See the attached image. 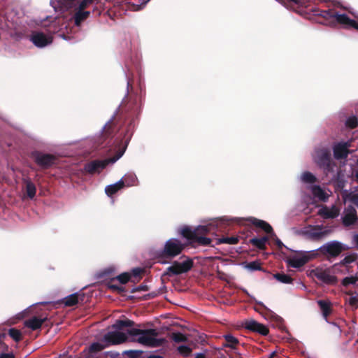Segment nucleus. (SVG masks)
I'll return each mask as SVG.
<instances>
[{"instance_id":"nucleus-55","label":"nucleus","mask_w":358,"mask_h":358,"mask_svg":"<svg viewBox=\"0 0 358 358\" xmlns=\"http://www.w3.org/2000/svg\"><path fill=\"white\" fill-rule=\"evenodd\" d=\"M289 3H294L296 4H299L301 3L302 0H287Z\"/></svg>"},{"instance_id":"nucleus-25","label":"nucleus","mask_w":358,"mask_h":358,"mask_svg":"<svg viewBox=\"0 0 358 358\" xmlns=\"http://www.w3.org/2000/svg\"><path fill=\"white\" fill-rule=\"evenodd\" d=\"M224 342L222 347L230 348L231 350H236L239 344L238 340L231 334H227L224 336Z\"/></svg>"},{"instance_id":"nucleus-8","label":"nucleus","mask_w":358,"mask_h":358,"mask_svg":"<svg viewBox=\"0 0 358 358\" xmlns=\"http://www.w3.org/2000/svg\"><path fill=\"white\" fill-rule=\"evenodd\" d=\"M185 245L177 238H170L166 241L164 248L159 252V257L172 259L179 255Z\"/></svg>"},{"instance_id":"nucleus-56","label":"nucleus","mask_w":358,"mask_h":358,"mask_svg":"<svg viewBox=\"0 0 358 358\" xmlns=\"http://www.w3.org/2000/svg\"><path fill=\"white\" fill-rule=\"evenodd\" d=\"M353 240L355 242L356 245L358 246V234L355 235Z\"/></svg>"},{"instance_id":"nucleus-23","label":"nucleus","mask_w":358,"mask_h":358,"mask_svg":"<svg viewBox=\"0 0 358 358\" xmlns=\"http://www.w3.org/2000/svg\"><path fill=\"white\" fill-rule=\"evenodd\" d=\"M45 318L41 319L38 317H33L24 321V326L33 331L39 329L45 321Z\"/></svg>"},{"instance_id":"nucleus-28","label":"nucleus","mask_w":358,"mask_h":358,"mask_svg":"<svg viewBox=\"0 0 358 358\" xmlns=\"http://www.w3.org/2000/svg\"><path fill=\"white\" fill-rule=\"evenodd\" d=\"M317 304L324 317H327L331 313V303L328 300H319Z\"/></svg>"},{"instance_id":"nucleus-29","label":"nucleus","mask_w":358,"mask_h":358,"mask_svg":"<svg viewBox=\"0 0 358 358\" xmlns=\"http://www.w3.org/2000/svg\"><path fill=\"white\" fill-rule=\"evenodd\" d=\"M23 181L26 185V192L28 197L30 199H33L36 193V188L35 185L29 178H24Z\"/></svg>"},{"instance_id":"nucleus-11","label":"nucleus","mask_w":358,"mask_h":358,"mask_svg":"<svg viewBox=\"0 0 358 358\" xmlns=\"http://www.w3.org/2000/svg\"><path fill=\"white\" fill-rule=\"evenodd\" d=\"M194 266L193 260L187 258L182 262L175 261L171 266L166 268V274L169 275H178L188 272Z\"/></svg>"},{"instance_id":"nucleus-4","label":"nucleus","mask_w":358,"mask_h":358,"mask_svg":"<svg viewBox=\"0 0 358 358\" xmlns=\"http://www.w3.org/2000/svg\"><path fill=\"white\" fill-rule=\"evenodd\" d=\"M135 325V322L129 319L117 320L112 325V328L115 329V331H109L103 336V341L108 345H119L126 342L128 337L126 334L120 332V330L125 327H131Z\"/></svg>"},{"instance_id":"nucleus-20","label":"nucleus","mask_w":358,"mask_h":358,"mask_svg":"<svg viewBox=\"0 0 358 358\" xmlns=\"http://www.w3.org/2000/svg\"><path fill=\"white\" fill-rule=\"evenodd\" d=\"M52 3L63 11L70 10L79 4L78 0H54Z\"/></svg>"},{"instance_id":"nucleus-5","label":"nucleus","mask_w":358,"mask_h":358,"mask_svg":"<svg viewBox=\"0 0 358 358\" xmlns=\"http://www.w3.org/2000/svg\"><path fill=\"white\" fill-rule=\"evenodd\" d=\"M140 112V108L136 99L131 100V98L124 99L119 108V113L125 121L129 120V129L131 127L134 120L137 118Z\"/></svg>"},{"instance_id":"nucleus-2","label":"nucleus","mask_w":358,"mask_h":358,"mask_svg":"<svg viewBox=\"0 0 358 358\" xmlns=\"http://www.w3.org/2000/svg\"><path fill=\"white\" fill-rule=\"evenodd\" d=\"M214 229L213 225H199L194 229L185 227L181 229L182 236L191 243H196L202 246L210 245L212 240L206 237Z\"/></svg>"},{"instance_id":"nucleus-14","label":"nucleus","mask_w":358,"mask_h":358,"mask_svg":"<svg viewBox=\"0 0 358 358\" xmlns=\"http://www.w3.org/2000/svg\"><path fill=\"white\" fill-rule=\"evenodd\" d=\"M29 39L38 48H43L52 42V37L38 31H33Z\"/></svg>"},{"instance_id":"nucleus-19","label":"nucleus","mask_w":358,"mask_h":358,"mask_svg":"<svg viewBox=\"0 0 358 358\" xmlns=\"http://www.w3.org/2000/svg\"><path fill=\"white\" fill-rule=\"evenodd\" d=\"M85 299V294L83 293H74L70 294L62 300L63 303L66 307H71L78 304L80 301H83Z\"/></svg>"},{"instance_id":"nucleus-1","label":"nucleus","mask_w":358,"mask_h":358,"mask_svg":"<svg viewBox=\"0 0 358 358\" xmlns=\"http://www.w3.org/2000/svg\"><path fill=\"white\" fill-rule=\"evenodd\" d=\"M127 332L132 337L131 341L138 342L148 347H160L166 341L164 338H157L159 332L155 329H139L131 328L127 329Z\"/></svg>"},{"instance_id":"nucleus-45","label":"nucleus","mask_w":358,"mask_h":358,"mask_svg":"<svg viewBox=\"0 0 358 358\" xmlns=\"http://www.w3.org/2000/svg\"><path fill=\"white\" fill-rule=\"evenodd\" d=\"M125 354L129 358H140L141 352L138 350H128L125 352Z\"/></svg>"},{"instance_id":"nucleus-54","label":"nucleus","mask_w":358,"mask_h":358,"mask_svg":"<svg viewBox=\"0 0 358 358\" xmlns=\"http://www.w3.org/2000/svg\"><path fill=\"white\" fill-rule=\"evenodd\" d=\"M194 358H206V355L203 353H198L195 355Z\"/></svg>"},{"instance_id":"nucleus-7","label":"nucleus","mask_w":358,"mask_h":358,"mask_svg":"<svg viewBox=\"0 0 358 358\" xmlns=\"http://www.w3.org/2000/svg\"><path fill=\"white\" fill-rule=\"evenodd\" d=\"M126 148L127 145H124L122 148H120L113 157L103 160H93L87 163L84 166V170L90 174L99 172L100 170L105 169L108 164L114 163L118 160L124 153Z\"/></svg>"},{"instance_id":"nucleus-21","label":"nucleus","mask_w":358,"mask_h":358,"mask_svg":"<svg viewBox=\"0 0 358 358\" xmlns=\"http://www.w3.org/2000/svg\"><path fill=\"white\" fill-rule=\"evenodd\" d=\"M106 345L100 343H92L87 349L83 351V356L85 358H99L96 357V354L103 350Z\"/></svg>"},{"instance_id":"nucleus-38","label":"nucleus","mask_w":358,"mask_h":358,"mask_svg":"<svg viewBox=\"0 0 358 358\" xmlns=\"http://www.w3.org/2000/svg\"><path fill=\"white\" fill-rule=\"evenodd\" d=\"M8 335L15 341L19 342L22 340V336L20 330L15 328H10L8 330Z\"/></svg>"},{"instance_id":"nucleus-32","label":"nucleus","mask_w":358,"mask_h":358,"mask_svg":"<svg viewBox=\"0 0 358 358\" xmlns=\"http://www.w3.org/2000/svg\"><path fill=\"white\" fill-rule=\"evenodd\" d=\"M117 131L116 126L113 122L107 123L103 130V136L107 138L113 136L115 133Z\"/></svg>"},{"instance_id":"nucleus-35","label":"nucleus","mask_w":358,"mask_h":358,"mask_svg":"<svg viewBox=\"0 0 358 358\" xmlns=\"http://www.w3.org/2000/svg\"><path fill=\"white\" fill-rule=\"evenodd\" d=\"M238 243V238L235 236L231 237H223L217 240V245L226 243L229 245H235Z\"/></svg>"},{"instance_id":"nucleus-34","label":"nucleus","mask_w":358,"mask_h":358,"mask_svg":"<svg viewBox=\"0 0 358 358\" xmlns=\"http://www.w3.org/2000/svg\"><path fill=\"white\" fill-rule=\"evenodd\" d=\"M273 277L275 279L282 283L291 284L293 282L292 277L284 273H277L273 275Z\"/></svg>"},{"instance_id":"nucleus-52","label":"nucleus","mask_w":358,"mask_h":358,"mask_svg":"<svg viewBox=\"0 0 358 358\" xmlns=\"http://www.w3.org/2000/svg\"><path fill=\"white\" fill-rule=\"evenodd\" d=\"M0 358H15L13 354L12 353H1L0 355Z\"/></svg>"},{"instance_id":"nucleus-39","label":"nucleus","mask_w":358,"mask_h":358,"mask_svg":"<svg viewBox=\"0 0 358 358\" xmlns=\"http://www.w3.org/2000/svg\"><path fill=\"white\" fill-rule=\"evenodd\" d=\"M301 179L306 183H315L317 182V178L309 171L303 173Z\"/></svg>"},{"instance_id":"nucleus-15","label":"nucleus","mask_w":358,"mask_h":358,"mask_svg":"<svg viewBox=\"0 0 358 358\" xmlns=\"http://www.w3.org/2000/svg\"><path fill=\"white\" fill-rule=\"evenodd\" d=\"M331 152L327 148H320L315 151V162L319 167L331 161Z\"/></svg>"},{"instance_id":"nucleus-37","label":"nucleus","mask_w":358,"mask_h":358,"mask_svg":"<svg viewBox=\"0 0 358 358\" xmlns=\"http://www.w3.org/2000/svg\"><path fill=\"white\" fill-rule=\"evenodd\" d=\"M336 166V163L331 160L320 168L323 169V171L326 176H328L329 173H334V169Z\"/></svg>"},{"instance_id":"nucleus-49","label":"nucleus","mask_w":358,"mask_h":358,"mask_svg":"<svg viewBox=\"0 0 358 358\" xmlns=\"http://www.w3.org/2000/svg\"><path fill=\"white\" fill-rule=\"evenodd\" d=\"M148 287L147 285H140L139 286H138L137 287L134 288L132 289L131 292L132 293H134L136 292H140V291H148Z\"/></svg>"},{"instance_id":"nucleus-18","label":"nucleus","mask_w":358,"mask_h":358,"mask_svg":"<svg viewBox=\"0 0 358 358\" xmlns=\"http://www.w3.org/2000/svg\"><path fill=\"white\" fill-rule=\"evenodd\" d=\"M315 277L327 285H336L337 278L330 273L329 270L317 269L315 272Z\"/></svg>"},{"instance_id":"nucleus-44","label":"nucleus","mask_w":358,"mask_h":358,"mask_svg":"<svg viewBox=\"0 0 358 358\" xmlns=\"http://www.w3.org/2000/svg\"><path fill=\"white\" fill-rule=\"evenodd\" d=\"M358 281L357 276H348L345 277L342 280V285L344 287H348L350 285H354Z\"/></svg>"},{"instance_id":"nucleus-41","label":"nucleus","mask_w":358,"mask_h":358,"mask_svg":"<svg viewBox=\"0 0 358 358\" xmlns=\"http://www.w3.org/2000/svg\"><path fill=\"white\" fill-rule=\"evenodd\" d=\"M245 267L250 271H262V270L261 263L259 261H253L251 262L246 263V265Z\"/></svg>"},{"instance_id":"nucleus-58","label":"nucleus","mask_w":358,"mask_h":358,"mask_svg":"<svg viewBox=\"0 0 358 358\" xmlns=\"http://www.w3.org/2000/svg\"><path fill=\"white\" fill-rule=\"evenodd\" d=\"M357 164H358V159H357Z\"/></svg>"},{"instance_id":"nucleus-16","label":"nucleus","mask_w":358,"mask_h":358,"mask_svg":"<svg viewBox=\"0 0 358 358\" xmlns=\"http://www.w3.org/2000/svg\"><path fill=\"white\" fill-rule=\"evenodd\" d=\"M343 224L346 226L354 224L358 220L357 210L352 206H348L344 211V215L342 218Z\"/></svg>"},{"instance_id":"nucleus-36","label":"nucleus","mask_w":358,"mask_h":358,"mask_svg":"<svg viewBox=\"0 0 358 358\" xmlns=\"http://www.w3.org/2000/svg\"><path fill=\"white\" fill-rule=\"evenodd\" d=\"M122 180L124 182V186L130 187L136 185L137 178L135 175L129 174L126 175Z\"/></svg>"},{"instance_id":"nucleus-24","label":"nucleus","mask_w":358,"mask_h":358,"mask_svg":"<svg viewBox=\"0 0 358 358\" xmlns=\"http://www.w3.org/2000/svg\"><path fill=\"white\" fill-rule=\"evenodd\" d=\"M329 230H322V227L316 226L313 230L309 232L310 238L313 241H319L322 239L324 237L329 234Z\"/></svg>"},{"instance_id":"nucleus-46","label":"nucleus","mask_w":358,"mask_h":358,"mask_svg":"<svg viewBox=\"0 0 358 358\" xmlns=\"http://www.w3.org/2000/svg\"><path fill=\"white\" fill-rule=\"evenodd\" d=\"M349 304L355 308H358V294L357 296H352L351 297H350L349 299Z\"/></svg>"},{"instance_id":"nucleus-22","label":"nucleus","mask_w":358,"mask_h":358,"mask_svg":"<svg viewBox=\"0 0 358 358\" xmlns=\"http://www.w3.org/2000/svg\"><path fill=\"white\" fill-rule=\"evenodd\" d=\"M334 156L336 159H343L348 157L349 151L347 143H338L333 148Z\"/></svg>"},{"instance_id":"nucleus-9","label":"nucleus","mask_w":358,"mask_h":358,"mask_svg":"<svg viewBox=\"0 0 358 358\" xmlns=\"http://www.w3.org/2000/svg\"><path fill=\"white\" fill-rule=\"evenodd\" d=\"M99 1V0H82L78 6L73 8L72 10L74 11L73 18L76 26H80L90 16V12L85 9L90 5L94 3H98Z\"/></svg>"},{"instance_id":"nucleus-51","label":"nucleus","mask_w":358,"mask_h":358,"mask_svg":"<svg viewBox=\"0 0 358 358\" xmlns=\"http://www.w3.org/2000/svg\"><path fill=\"white\" fill-rule=\"evenodd\" d=\"M351 201L358 207V194H355L352 196Z\"/></svg>"},{"instance_id":"nucleus-27","label":"nucleus","mask_w":358,"mask_h":358,"mask_svg":"<svg viewBox=\"0 0 358 358\" xmlns=\"http://www.w3.org/2000/svg\"><path fill=\"white\" fill-rule=\"evenodd\" d=\"M268 241V237L265 236L260 238L256 237L252 238L250 239L249 243H250L251 245L256 247L257 249L260 250H264L266 248V244Z\"/></svg>"},{"instance_id":"nucleus-43","label":"nucleus","mask_w":358,"mask_h":358,"mask_svg":"<svg viewBox=\"0 0 358 358\" xmlns=\"http://www.w3.org/2000/svg\"><path fill=\"white\" fill-rule=\"evenodd\" d=\"M347 127L350 129H355L358 125V120L356 116L349 117L345 122Z\"/></svg>"},{"instance_id":"nucleus-42","label":"nucleus","mask_w":358,"mask_h":358,"mask_svg":"<svg viewBox=\"0 0 358 358\" xmlns=\"http://www.w3.org/2000/svg\"><path fill=\"white\" fill-rule=\"evenodd\" d=\"M178 351L180 355H182L184 357H188L191 355V353L192 352V350L191 348L187 346V345H180L178 348Z\"/></svg>"},{"instance_id":"nucleus-10","label":"nucleus","mask_w":358,"mask_h":358,"mask_svg":"<svg viewBox=\"0 0 358 358\" xmlns=\"http://www.w3.org/2000/svg\"><path fill=\"white\" fill-rule=\"evenodd\" d=\"M34 162L43 169H48L56 164L57 158L52 154L34 151L31 153Z\"/></svg>"},{"instance_id":"nucleus-33","label":"nucleus","mask_w":358,"mask_h":358,"mask_svg":"<svg viewBox=\"0 0 358 358\" xmlns=\"http://www.w3.org/2000/svg\"><path fill=\"white\" fill-rule=\"evenodd\" d=\"M320 215L326 219L335 218L338 216V212L334 209L324 208L320 210Z\"/></svg>"},{"instance_id":"nucleus-13","label":"nucleus","mask_w":358,"mask_h":358,"mask_svg":"<svg viewBox=\"0 0 358 358\" xmlns=\"http://www.w3.org/2000/svg\"><path fill=\"white\" fill-rule=\"evenodd\" d=\"M248 220L256 227H258L263 231H264L266 234H270L271 236L275 237V244L277 245L279 249H282L284 247V244L282 241L277 238L276 235L273 232L272 227L266 221L257 219L255 217H250Z\"/></svg>"},{"instance_id":"nucleus-12","label":"nucleus","mask_w":358,"mask_h":358,"mask_svg":"<svg viewBox=\"0 0 358 358\" xmlns=\"http://www.w3.org/2000/svg\"><path fill=\"white\" fill-rule=\"evenodd\" d=\"M343 250L344 248L342 243L336 241L329 242L320 248L322 254L329 257H338Z\"/></svg>"},{"instance_id":"nucleus-26","label":"nucleus","mask_w":358,"mask_h":358,"mask_svg":"<svg viewBox=\"0 0 358 358\" xmlns=\"http://www.w3.org/2000/svg\"><path fill=\"white\" fill-rule=\"evenodd\" d=\"M124 187V182L122 180H120L115 184L106 186L105 192L108 196H112Z\"/></svg>"},{"instance_id":"nucleus-6","label":"nucleus","mask_w":358,"mask_h":358,"mask_svg":"<svg viewBox=\"0 0 358 358\" xmlns=\"http://www.w3.org/2000/svg\"><path fill=\"white\" fill-rule=\"evenodd\" d=\"M143 269L140 268H134L132 271V273L130 274L129 273H123L119 275H117L115 278H112L108 282V287L113 292H116L118 294H122L125 292V288L122 285L116 284L115 282L118 281L120 284H126L131 279H137L139 280L141 278V274L143 273ZM132 281H134L132 280Z\"/></svg>"},{"instance_id":"nucleus-48","label":"nucleus","mask_w":358,"mask_h":358,"mask_svg":"<svg viewBox=\"0 0 358 358\" xmlns=\"http://www.w3.org/2000/svg\"><path fill=\"white\" fill-rule=\"evenodd\" d=\"M141 3L140 5L132 4L131 6L134 10H139L150 1V0H140Z\"/></svg>"},{"instance_id":"nucleus-47","label":"nucleus","mask_w":358,"mask_h":358,"mask_svg":"<svg viewBox=\"0 0 358 358\" xmlns=\"http://www.w3.org/2000/svg\"><path fill=\"white\" fill-rule=\"evenodd\" d=\"M119 354L113 352H106L99 358H117Z\"/></svg>"},{"instance_id":"nucleus-30","label":"nucleus","mask_w":358,"mask_h":358,"mask_svg":"<svg viewBox=\"0 0 358 358\" xmlns=\"http://www.w3.org/2000/svg\"><path fill=\"white\" fill-rule=\"evenodd\" d=\"M308 259L306 257H293L289 259L287 262L289 266L293 268H300L307 263Z\"/></svg>"},{"instance_id":"nucleus-17","label":"nucleus","mask_w":358,"mask_h":358,"mask_svg":"<svg viewBox=\"0 0 358 358\" xmlns=\"http://www.w3.org/2000/svg\"><path fill=\"white\" fill-rule=\"evenodd\" d=\"M245 327L252 332L258 333L262 336H266L269 333L268 327L255 320H248L245 323Z\"/></svg>"},{"instance_id":"nucleus-57","label":"nucleus","mask_w":358,"mask_h":358,"mask_svg":"<svg viewBox=\"0 0 358 358\" xmlns=\"http://www.w3.org/2000/svg\"><path fill=\"white\" fill-rule=\"evenodd\" d=\"M355 180L358 182V170L355 172Z\"/></svg>"},{"instance_id":"nucleus-53","label":"nucleus","mask_w":358,"mask_h":358,"mask_svg":"<svg viewBox=\"0 0 358 358\" xmlns=\"http://www.w3.org/2000/svg\"><path fill=\"white\" fill-rule=\"evenodd\" d=\"M127 90L129 92H131V91L133 90V85L130 80L127 82Z\"/></svg>"},{"instance_id":"nucleus-40","label":"nucleus","mask_w":358,"mask_h":358,"mask_svg":"<svg viewBox=\"0 0 358 358\" xmlns=\"http://www.w3.org/2000/svg\"><path fill=\"white\" fill-rule=\"evenodd\" d=\"M171 338L176 343L185 342L187 340V336L180 332H173Z\"/></svg>"},{"instance_id":"nucleus-50","label":"nucleus","mask_w":358,"mask_h":358,"mask_svg":"<svg viewBox=\"0 0 358 358\" xmlns=\"http://www.w3.org/2000/svg\"><path fill=\"white\" fill-rule=\"evenodd\" d=\"M355 257H354L353 256H352V255H348V256H346V257L343 259V263H344V264H350V263H351V262H354V261H355Z\"/></svg>"},{"instance_id":"nucleus-3","label":"nucleus","mask_w":358,"mask_h":358,"mask_svg":"<svg viewBox=\"0 0 358 358\" xmlns=\"http://www.w3.org/2000/svg\"><path fill=\"white\" fill-rule=\"evenodd\" d=\"M315 15L323 17L325 20L328 21L331 25H334L337 23L341 25L344 29H350L353 28L358 31V22L350 19L346 14H339L338 12L331 9H317L315 10Z\"/></svg>"},{"instance_id":"nucleus-31","label":"nucleus","mask_w":358,"mask_h":358,"mask_svg":"<svg viewBox=\"0 0 358 358\" xmlns=\"http://www.w3.org/2000/svg\"><path fill=\"white\" fill-rule=\"evenodd\" d=\"M311 192L313 196L320 201H325L328 199L327 194L319 185H314Z\"/></svg>"}]
</instances>
